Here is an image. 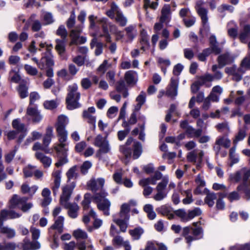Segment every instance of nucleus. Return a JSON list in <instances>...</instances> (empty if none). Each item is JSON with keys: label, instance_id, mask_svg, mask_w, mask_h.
I'll list each match as a JSON object with an SVG mask.
<instances>
[{"label": "nucleus", "instance_id": "nucleus-62", "mask_svg": "<svg viewBox=\"0 0 250 250\" xmlns=\"http://www.w3.org/2000/svg\"><path fill=\"white\" fill-rule=\"evenodd\" d=\"M116 21L121 26H125L127 23L126 18L123 16L122 13H118L116 15Z\"/></svg>", "mask_w": 250, "mask_h": 250}, {"label": "nucleus", "instance_id": "nucleus-33", "mask_svg": "<svg viewBox=\"0 0 250 250\" xmlns=\"http://www.w3.org/2000/svg\"><path fill=\"white\" fill-rule=\"evenodd\" d=\"M116 89L118 92L122 93L123 96L124 98L128 96V93L124 80H121L117 83Z\"/></svg>", "mask_w": 250, "mask_h": 250}, {"label": "nucleus", "instance_id": "nucleus-12", "mask_svg": "<svg viewBox=\"0 0 250 250\" xmlns=\"http://www.w3.org/2000/svg\"><path fill=\"white\" fill-rule=\"evenodd\" d=\"M55 49L62 60H66L65 55L66 45L67 42V39H57L55 40Z\"/></svg>", "mask_w": 250, "mask_h": 250}, {"label": "nucleus", "instance_id": "nucleus-50", "mask_svg": "<svg viewBox=\"0 0 250 250\" xmlns=\"http://www.w3.org/2000/svg\"><path fill=\"white\" fill-rule=\"evenodd\" d=\"M32 149L34 151L41 150L43 151L45 153H50V149L43 144L42 145L39 142H36L33 146Z\"/></svg>", "mask_w": 250, "mask_h": 250}, {"label": "nucleus", "instance_id": "nucleus-11", "mask_svg": "<svg viewBox=\"0 0 250 250\" xmlns=\"http://www.w3.org/2000/svg\"><path fill=\"white\" fill-rule=\"evenodd\" d=\"M26 115L30 117L32 122L34 124L40 122L42 119V115L36 106H28L26 109Z\"/></svg>", "mask_w": 250, "mask_h": 250}, {"label": "nucleus", "instance_id": "nucleus-1", "mask_svg": "<svg viewBox=\"0 0 250 250\" xmlns=\"http://www.w3.org/2000/svg\"><path fill=\"white\" fill-rule=\"evenodd\" d=\"M78 86L76 83H73L68 87L66 103L69 110H73L80 106L78 101L80 98L81 94L78 91Z\"/></svg>", "mask_w": 250, "mask_h": 250}, {"label": "nucleus", "instance_id": "nucleus-38", "mask_svg": "<svg viewBox=\"0 0 250 250\" xmlns=\"http://www.w3.org/2000/svg\"><path fill=\"white\" fill-rule=\"evenodd\" d=\"M198 224V222H195L193 223V225L195 228H192V231L195 238H193L192 236H188V243L192 241L193 240L198 239L200 237L199 236L202 232V229L201 227L197 226Z\"/></svg>", "mask_w": 250, "mask_h": 250}, {"label": "nucleus", "instance_id": "nucleus-26", "mask_svg": "<svg viewBox=\"0 0 250 250\" xmlns=\"http://www.w3.org/2000/svg\"><path fill=\"white\" fill-rule=\"evenodd\" d=\"M203 155L204 152L203 151H201L198 153V150L194 149L188 152V161L196 163V161H197L199 163H200L202 161Z\"/></svg>", "mask_w": 250, "mask_h": 250}, {"label": "nucleus", "instance_id": "nucleus-53", "mask_svg": "<svg viewBox=\"0 0 250 250\" xmlns=\"http://www.w3.org/2000/svg\"><path fill=\"white\" fill-rule=\"evenodd\" d=\"M44 107L48 110H53L58 106V104L56 100H47L43 103Z\"/></svg>", "mask_w": 250, "mask_h": 250}, {"label": "nucleus", "instance_id": "nucleus-10", "mask_svg": "<svg viewBox=\"0 0 250 250\" xmlns=\"http://www.w3.org/2000/svg\"><path fill=\"white\" fill-rule=\"evenodd\" d=\"M17 247L22 250H36L41 248V244L37 241H30L28 238L25 237Z\"/></svg>", "mask_w": 250, "mask_h": 250}, {"label": "nucleus", "instance_id": "nucleus-29", "mask_svg": "<svg viewBox=\"0 0 250 250\" xmlns=\"http://www.w3.org/2000/svg\"><path fill=\"white\" fill-rule=\"evenodd\" d=\"M28 87L26 82L22 81L20 83L17 87V91L21 99H24L28 96Z\"/></svg>", "mask_w": 250, "mask_h": 250}, {"label": "nucleus", "instance_id": "nucleus-52", "mask_svg": "<svg viewBox=\"0 0 250 250\" xmlns=\"http://www.w3.org/2000/svg\"><path fill=\"white\" fill-rule=\"evenodd\" d=\"M211 77L209 74L199 77V78L195 81L197 84L201 87L204 85L207 82H211Z\"/></svg>", "mask_w": 250, "mask_h": 250}, {"label": "nucleus", "instance_id": "nucleus-46", "mask_svg": "<svg viewBox=\"0 0 250 250\" xmlns=\"http://www.w3.org/2000/svg\"><path fill=\"white\" fill-rule=\"evenodd\" d=\"M98 147H99V149L97 151V153L99 154L108 153L110 151V146L107 140L100 146H99Z\"/></svg>", "mask_w": 250, "mask_h": 250}, {"label": "nucleus", "instance_id": "nucleus-23", "mask_svg": "<svg viewBox=\"0 0 250 250\" xmlns=\"http://www.w3.org/2000/svg\"><path fill=\"white\" fill-rule=\"evenodd\" d=\"M203 194L206 195L205 198V203L209 207H212L214 204V200L217 199L216 194L214 192H210L207 188L204 189Z\"/></svg>", "mask_w": 250, "mask_h": 250}, {"label": "nucleus", "instance_id": "nucleus-39", "mask_svg": "<svg viewBox=\"0 0 250 250\" xmlns=\"http://www.w3.org/2000/svg\"><path fill=\"white\" fill-rule=\"evenodd\" d=\"M142 151V146L141 144L139 142H135L133 145V159H138L141 155Z\"/></svg>", "mask_w": 250, "mask_h": 250}, {"label": "nucleus", "instance_id": "nucleus-37", "mask_svg": "<svg viewBox=\"0 0 250 250\" xmlns=\"http://www.w3.org/2000/svg\"><path fill=\"white\" fill-rule=\"evenodd\" d=\"M137 113L133 111L130 115L129 119L128 121L127 122L125 120H124L122 124V126L123 127H127L128 128L130 127V125H135L137 122Z\"/></svg>", "mask_w": 250, "mask_h": 250}, {"label": "nucleus", "instance_id": "nucleus-20", "mask_svg": "<svg viewBox=\"0 0 250 250\" xmlns=\"http://www.w3.org/2000/svg\"><path fill=\"white\" fill-rule=\"evenodd\" d=\"M171 19L170 6L165 4L161 10L160 21L161 22H168Z\"/></svg>", "mask_w": 250, "mask_h": 250}, {"label": "nucleus", "instance_id": "nucleus-9", "mask_svg": "<svg viewBox=\"0 0 250 250\" xmlns=\"http://www.w3.org/2000/svg\"><path fill=\"white\" fill-rule=\"evenodd\" d=\"M12 127L15 129V131L21 133L18 139V142L21 143L27 134V128L25 125L21 122L20 119H14L12 121Z\"/></svg>", "mask_w": 250, "mask_h": 250}, {"label": "nucleus", "instance_id": "nucleus-27", "mask_svg": "<svg viewBox=\"0 0 250 250\" xmlns=\"http://www.w3.org/2000/svg\"><path fill=\"white\" fill-rule=\"evenodd\" d=\"M64 218L60 216L58 217L55 221L54 224L49 229V232L51 233V229L57 230L59 234H61L63 231Z\"/></svg>", "mask_w": 250, "mask_h": 250}, {"label": "nucleus", "instance_id": "nucleus-32", "mask_svg": "<svg viewBox=\"0 0 250 250\" xmlns=\"http://www.w3.org/2000/svg\"><path fill=\"white\" fill-rule=\"evenodd\" d=\"M54 135L53 133V127L48 126L46 129L45 134L43 138V144L48 147V146L51 143L52 138Z\"/></svg>", "mask_w": 250, "mask_h": 250}, {"label": "nucleus", "instance_id": "nucleus-58", "mask_svg": "<svg viewBox=\"0 0 250 250\" xmlns=\"http://www.w3.org/2000/svg\"><path fill=\"white\" fill-rule=\"evenodd\" d=\"M174 214L180 218L182 221L186 222L188 217L186 211L183 209H179L174 211Z\"/></svg>", "mask_w": 250, "mask_h": 250}, {"label": "nucleus", "instance_id": "nucleus-44", "mask_svg": "<svg viewBox=\"0 0 250 250\" xmlns=\"http://www.w3.org/2000/svg\"><path fill=\"white\" fill-rule=\"evenodd\" d=\"M91 199H92V196L90 193H86L84 194L83 200L82 202L83 210H86L89 208Z\"/></svg>", "mask_w": 250, "mask_h": 250}, {"label": "nucleus", "instance_id": "nucleus-45", "mask_svg": "<svg viewBox=\"0 0 250 250\" xmlns=\"http://www.w3.org/2000/svg\"><path fill=\"white\" fill-rule=\"evenodd\" d=\"M202 133V129L198 128L197 129L188 125V137H199Z\"/></svg>", "mask_w": 250, "mask_h": 250}, {"label": "nucleus", "instance_id": "nucleus-8", "mask_svg": "<svg viewBox=\"0 0 250 250\" xmlns=\"http://www.w3.org/2000/svg\"><path fill=\"white\" fill-rule=\"evenodd\" d=\"M59 143L56 145L54 148L56 151L57 155H67V151L68 150L67 143V137H58Z\"/></svg>", "mask_w": 250, "mask_h": 250}, {"label": "nucleus", "instance_id": "nucleus-16", "mask_svg": "<svg viewBox=\"0 0 250 250\" xmlns=\"http://www.w3.org/2000/svg\"><path fill=\"white\" fill-rule=\"evenodd\" d=\"M20 214L13 210H2L0 212V226L3 225L4 221L8 219H14L20 217Z\"/></svg>", "mask_w": 250, "mask_h": 250}, {"label": "nucleus", "instance_id": "nucleus-15", "mask_svg": "<svg viewBox=\"0 0 250 250\" xmlns=\"http://www.w3.org/2000/svg\"><path fill=\"white\" fill-rule=\"evenodd\" d=\"M54 178L53 185L51 188L54 195H56L58 192L61 181V171L59 170H54L52 173Z\"/></svg>", "mask_w": 250, "mask_h": 250}, {"label": "nucleus", "instance_id": "nucleus-59", "mask_svg": "<svg viewBox=\"0 0 250 250\" xmlns=\"http://www.w3.org/2000/svg\"><path fill=\"white\" fill-rule=\"evenodd\" d=\"M16 152L17 149H14V150H12L9 152L8 153L5 154L4 155L5 162L7 164L10 163L13 160L14 157H15Z\"/></svg>", "mask_w": 250, "mask_h": 250}, {"label": "nucleus", "instance_id": "nucleus-42", "mask_svg": "<svg viewBox=\"0 0 250 250\" xmlns=\"http://www.w3.org/2000/svg\"><path fill=\"white\" fill-rule=\"evenodd\" d=\"M144 211L147 213V217L150 220H153L156 216V213L153 210V207L150 204H146L144 207Z\"/></svg>", "mask_w": 250, "mask_h": 250}, {"label": "nucleus", "instance_id": "nucleus-4", "mask_svg": "<svg viewBox=\"0 0 250 250\" xmlns=\"http://www.w3.org/2000/svg\"><path fill=\"white\" fill-rule=\"evenodd\" d=\"M76 187V183L72 182L71 183H67V184L62 187V193L60 197V204H63L69 202L73 190Z\"/></svg>", "mask_w": 250, "mask_h": 250}, {"label": "nucleus", "instance_id": "nucleus-57", "mask_svg": "<svg viewBox=\"0 0 250 250\" xmlns=\"http://www.w3.org/2000/svg\"><path fill=\"white\" fill-rule=\"evenodd\" d=\"M73 235L77 239H85L87 237L86 233L80 229L75 230L73 232Z\"/></svg>", "mask_w": 250, "mask_h": 250}, {"label": "nucleus", "instance_id": "nucleus-64", "mask_svg": "<svg viewBox=\"0 0 250 250\" xmlns=\"http://www.w3.org/2000/svg\"><path fill=\"white\" fill-rule=\"evenodd\" d=\"M58 161L56 163L55 166L57 167H60L68 162L67 155H57Z\"/></svg>", "mask_w": 250, "mask_h": 250}, {"label": "nucleus", "instance_id": "nucleus-14", "mask_svg": "<svg viewBox=\"0 0 250 250\" xmlns=\"http://www.w3.org/2000/svg\"><path fill=\"white\" fill-rule=\"evenodd\" d=\"M178 88V79L176 78H171L170 83L167 87L166 94L168 97L174 98L177 95Z\"/></svg>", "mask_w": 250, "mask_h": 250}, {"label": "nucleus", "instance_id": "nucleus-25", "mask_svg": "<svg viewBox=\"0 0 250 250\" xmlns=\"http://www.w3.org/2000/svg\"><path fill=\"white\" fill-rule=\"evenodd\" d=\"M209 48L215 55H218L222 52V49L219 47V43L216 40V37L212 35L209 39Z\"/></svg>", "mask_w": 250, "mask_h": 250}, {"label": "nucleus", "instance_id": "nucleus-47", "mask_svg": "<svg viewBox=\"0 0 250 250\" xmlns=\"http://www.w3.org/2000/svg\"><path fill=\"white\" fill-rule=\"evenodd\" d=\"M140 43L142 45L141 49L145 51L146 48L149 47V38L148 36L146 34L141 35V39L140 40Z\"/></svg>", "mask_w": 250, "mask_h": 250}, {"label": "nucleus", "instance_id": "nucleus-41", "mask_svg": "<svg viewBox=\"0 0 250 250\" xmlns=\"http://www.w3.org/2000/svg\"><path fill=\"white\" fill-rule=\"evenodd\" d=\"M113 221L120 227V231L123 232L126 231L128 221L116 220V216H113Z\"/></svg>", "mask_w": 250, "mask_h": 250}, {"label": "nucleus", "instance_id": "nucleus-13", "mask_svg": "<svg viewBox=\"0 0 250 250\" xmlns=\"http://www.w3.org/2000/svg\"><path fill=\"white\" fill-rule=\"evenodd\" d=\"M234 59L229 52L220 55L217 58L219 68H222L226 65L233 62Z\"/></svg>", "mask_w": 250, "mask_h": 250}, {"label": "nucleus", "instance_id": "nucleus-24", "mask_svg": "<svg viewBox=\"0 0 250 250\" xmlns=\"http://www.w3.org/2000/svg\"><path fill=\"white\" fill-rule=\"evenodd\" d=\"M89 215L94 219L92 226H87L88 231L91 232L94 229H99L102 226L103 222L101 219L96 218V213L92 208L89 211Z\"/></svg>", "mask_w": 250, "mask_h": 250}, {"label": "nucleus", "instance_id": "nucleus-30", "mask_svg": "<svg viewBox=\"0 0 250 250\" xmlns=\"http://www.w3.org/2000/svg\"><path fill=\"white\" fill-rule=\"evenodd\" d=\"M137 73L133 70H129L125 73V79L128 84H134L136 83Z\"/></svg>", "mask_w": 250, "mask_h": 250}, {"label": "nucleus", "instance_id": "nucleus-43", "mask_svg": "<svg viewBox=\"0 0 250 250\" xmlns=\"http://www.w3.org/2000/svg\"><path fill=\"white\" fill-rule=\"evenodd\" d=\"M143 233L144 230L141 227L136 228L134 229L129 230V233L134 240L139 239Z\"/></svg>", "mask_w": 250, "mask_h": 250}, {"label": "nucleus", "instance_id": "nucleus-56", "mask_svg": "<svg viewBox=\"0 0 250 250\" xmlns=\"http://www.w3.org/2000/svg\"><path fill=\"white\" fill-rule=\"evenodd\" d=\"M156 184L153 176L147 178L143 179L139 181V185L142 187L148 186L149 184L154 185Z\"/></svg>", "mask_w": 250, "mask_h": 250}, {"label": "nucleus", "instance_id": "nucleus-34", "mask_svg": "<svg viewBox=\"0 0 250 250\" xmlns=\"http://www.w3.org/2000/svg\"><path fill=\"white\" fill-rule=\"evenodd\" d=\"M125 35L127 39L132 41L137 35V30L136 26L134 25H130L125 29Z\"/></svg>", "mask_w": 250, "mask_h": 250}, {"label": "nucleus", "instance_id": "nucleus-61", "mask_svg": "<svg viewBox=\"0 0 250 250\" xmlns=\"http://www.w3.org/2000/svg\"><path fill=\"white\" fill-rule=\"evenodd\" d=\"M36 167L29 165L23 169V172L25 177H31L33 174V170Z\"/></svg>", "mask_w": 250, "mask_h": 250}, {"label": "nucleus", "instance_id": "nucleus-63", "mask_svg": "<svg viewBox=\"0 0 250 250\" xmlns=\"http://www.w3.org/2000/svg\"><path fill=\"white\" fill-rule=\"evenodd\" d=\"M83 117L84 118L87 119V122L88 123L94 125L95 126L96 122L95 117L91 115L90 113L87 111L83 112Z\"/></svg>", "mask_w": 250, "mask_h": 250}, {"label": "nucleus", "instance_id": "nucleus-28", "mask_svg": "<svg viewBox=\"0 0 250 250\" xmlns=\"http://www.w3.org/2000/svg\"><path fill=\"white\" fill-rule=\"evenodd\" d=\"M196 10L201 19L203 25L205 26L208 21V10L198 3L197 4Z\"/></svg>", "mask_w": 250, "mask_h": 250}, {"label": "nucleus", "instance_id": "nucleus-7", "mask_svg": "<svg viewBox=\"0 0 250 250\" xmlns=\"http://www.w3.org/2000/svg\"><path fill=\"white\" fill-rule=\"evenodd\" d=\"M68 123L67 117L64 115H60L58 118V121L56 125V130L58 137H67V131L65 127Z\"/></svg>", "mask_w": 250, "mask_h": 250}, {"label": "nucleus", "instance_id": "nucleus-40", "mask_svg": "<svg viewBox=\"0 0 250 250\" xmlns=\"http://www.w3.org/2000/svg\"><path fill=\"white\" fill-rule=\"evenodd\" d=\"M0 231L1 233L5 234L9 239L14 237L16 235L15 231L13 229L3 227V225L0 226Z\"/></svg>", "mask_w": 250, "mask_h": 250}, {"label": "nucleus", "instance_id": "nucleus-51", "mask_svg": "<svg viewBox=\"0 0 250 250\" xmlns=\"http://www.w3.org/2000/svg\"><path fill=\"white\" fill-rule=\"evenodd\" d=\"M236 148V145L232 147L229 150V157L231 160V162L229 164L230 167H232L233 165L238 162L239 159L236 157L235 155V151Z\"/></svg>", "mask_w": 250, "mask_h": 250}, {"label": "nucleus", "instance_id": "nucleus-5", "mask_svg": "<svg viewBox=\"0 0 250 250\" xmlns=\"http://www.w3.org/2000/svg\"><path fill=\"white\" fill-rule=\"evenodd\" d=\"M104 180L103 178L91 179L87 183L88 188L91 190L94 194L101 193L103 191H105L104 189Z\"/></svg>", "mask_w": 250, "mask_h": 250}, {"label": "nucleus", "instance_id": "nucleus-18", "mask_svg": "<svg viewBox=\"0 0 250 250\" xmlns=\"http://www.w3.org/2000/svg\"><path fill=\"white\" fill-rule=\"evenodd\" d=\"M54 64L53 56L51 53L45 54L41 58V63L40 64V68L43 69L45 66L47 67H52Z\"/></svg>", "mask_w": 250, "mask_h": 250}, {"label": "nucleus", "instance_id": "nucleus-19", "mask_svg": "<svg viewBox=\"0 0 250 250\" xmlns=\"http://www.w3.org/2000/svg\"><path fill=\"white\" fill-rule=\"evenodd\" d=\"M35 156L38 160L42 163L44 168H48L51 166L52 159L50 157L45 155L40 152H36Z\"/></svg>", "mask_w": 250, "mask_h": 250}, {"label": "nucleus", "instance_id": "nucleus-2", "mask_svg": "<svg viewBox=\"0 0 250 250\" xmlns=\"http://www.w3.org/2000/svg\"><path fill=\"white\" fill-rule=\"evenodd\" d=\"M108 193L103 191L101 193H96L92 196V200L97 204L98 208L103 211L104 214L108 216L109 215V208L111 205L110 201L106 198Z\"/></svg>", "mask_w": 250, "mask_h": 250}, {"label": "nucleus", "instance_id": "nucleus-21", "mask_svg": "<svg viewBox=\"0 0 250 250\" xmlns=\"http://www.w3.org/2000/svg\"><path fill=\"white\" fill-rule=\"evenodd\" d=\"M250 38V24H247L243 26L242 29L241 30L239 35V39L241 42L246 43Z\"/></svg>", "mask_w": 250, "mask_h": 250}, {"label": "nucleus", "instance_id": "nucleus-54", "mask_svg": "<svg viewBox=\"0 0 250 250\" xmlns=\"http://www.w3.org/2000/svg\"><path fill=\"white\" fill-rule=\"evenodd\" d=\"M56 34L61 36L62 39H67V32L64 25H60L56 31Z\"/></svg>", "mask_w": 250, "mask_h": 250}, {"label": "nucleus", "instance_id": "nucleus-6", "mask_svg": "<svg viewBox=\"0 0 250 250\" xmlns=\"http://www.w3.org/2000/svg\"><path fill=\"white\" fill-rule=\"evenodd\" d=\"M168 181V177L166 176L162 178V181L158 184L156 188L157 193L153 197L155 200L157 201H161L166 197L167 192L165 189Z\"/></svg>", "mask_w": 250, "mask_h": 250}, {"label": "nucleus", "instance_id": "nucleus-22", "mask_svg": "<svg viewBox=\"0 0 250 250\" xmlns=\"http://www.w3.org/2000/svg\"><path fill=\"white\" fill-rule=\"evenodd\" d=\"M158 213L164 216H167L169 219H172L174 218V214L172 213L173 209L171 207L167 205H163L156 209Z\"/></svg>", "mask_w": 250, "mask_h": 250}, {"label": "nucleus", "instance_id": "nucleus-60", "mask_svg": "<svg viewBox=\"0 0 250 250\" xmlns=\"http://www.w3.org/2000/svg\"><path fill=\"white\" fill-rule=\"evenodd\" d=\"M124 127L125 128L124 130H120L117 133L118 138L120 141H123L130 131V128H128L127 127Z\"/></svg>", "mask_w": 250, "mask_h": 250}, {"label": "nucleus", "instance_id": "nucleus-49", "mask_svg": "<svg viewBox=\"0 0 250 250\" xmlns=\"http://www.w3.org/2000/svg\"><path fill=\"white\" fill-rule=\"evenodd\" d=\"M77 170V166H75L71 167L67 172L66 176L67 178V183H71L70 180L73 178H76L77 174L76 172Z\"/></svg>", "mask_w": 250, "mask_h": 250}, {"label": "nucleus", "instance_id": "nucleus-31", "mask_svg": "<svg viewBox=\"0 0 250 250\" xmlns=\"http://www.w3.org/2000/svg\"><path fill=\"white\" fill-rule=\"evenodd\" d=\"M204 93L203 91L199 92L196 96H192L188 103V107L190 108L194 107L195 102H197L198 103H201L203 102L205 100Z\"/></svg>", "mask_w": 250, "mask_h": 250}, {"label": "nucleus", "instance_id": "nucleus-48", "mask_svg": "<svg viewBox=\"0 0 250 250\" xmlns=\"http://www.w3.org/2000/svg\"><path fill=\"white\" fill-rule=\"evenodd\" d=\"M219 68L218 65L216 64L213 65L212 66V71L214 72V74L213 75L209 74V75L211 77V81L214 80H220L223 77L222 73L220 71L217 70V69Z\"/></svg>", "mask_w": 250, "mask_h": 250}, {"label": "nucleus", "instance_id": "nucleus-17", "mask_svg": "<svg viewBox=\"0 0 250 250\" xmlns=\"http://www.w3.org/2000/svg\"><path fill=\"white\" fill-rule=\"evenodd\" d=\"M65 208L68 209V214L70 217L76 218L78 216V211L79 207L76 203L69 202L62 204Z\"/></svg>", "mask_w": 250, "mask_h": 250}, {"label": "nucleus", "instance_id": "nucleus-3", "mask_svg": "<svg viewBox=\"0 0 250 250\" xmlns=\"http://www.w3.org/2000/svg\"><path fill=\"white\" fill-rule=\"evenodd\" d=\"M28 199L27 197H20L18 195L14 194L10 200L9 208L12 209L17 208L23 212H26L33 207L31 203H27Z\"/></svg>", "mask_w": 250, "mask_h": 250}, {"label": "nucleus", "instance_id": "nucleus-36", "mask_svg": "<svg viewBox=\"0 0 250 250\" xmlns=\"http://www.w3.org/2000/svg\"><path fill=\"white\" fill-rule=\"evenodd\" d=\"M248 129L247 126L244 125L243 128H240L239 129L238 132L235 136V139L233 141V143L234 145H236L237 143L243 140L246 136V130Z\"/></svg>", "mask_w": 250, "mask_h": 250}, {"label": "nucleus", "instance_id": "nucleus-35", "mask_svg": "<svg viewBox=\"0 0 250 250\" xmlns=\"http://www.w3.org/2000/svg\"><path fill=\"white\" fill-rule=\"evenodd\" d=\"M81 31L82 30L81 28L78 27L71 31L70 33V36L71 38V41L69 43L70 45L77 44L78 43V39L79 37Z\"/></svg>", "mask_w": 250, "mask_h": 250}, {"label": "nucleus", "instance_id": "nucleus-55", "mask_svg": "<svg viewBox=\"0 0 250 250\" xmlns=\"http://www.w3.org/2000/svg\"><path fill=\"white\" fill-rule=\"evenodd\" d=\"M177 105L175 104H171L170 105V108L167 111V113L166 116V121L167 122H169L171 118V114L175 113L176 114H178V112L176 111Z\"/></svg>", "mask_w": 250, "mask_h": 250}]
</instances>
